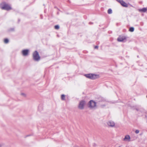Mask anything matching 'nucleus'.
Segmentation results:
<instances>
[{
	"label": "nucleus",
	"instance_id": "5701e85b",
	"mask_svg": "<svg viewBox=\"0 0 147 147\" xmlns=\"http://www.w3.org/2000/svg\"><path fill=\"white\" fill-rule=\"evenodd\" d=\"M98 47L97 46H96L94 47V48L95 49H97Z\"/></svg>",
	"mask_w": 147,
	"mask_h": 147
},
{
	"label": "nucleus",
	"instance_id": "7ed1b4c3",
	"mask_svg": "<svg viewBox=\"0 0 147 147\" xmlns=\"http://www.w3.org/2000/svg\"><path fill=\"white\" fill-rule=\"evenodd\" d=\"M96 105V103L93 100H90L88 103V107L91 109L94 108Z\"/></svg>",
	"mask_w": 147,
	"mask_h": 147
},
{
	"label": "nucleus",
	"instance_id": "4be33fe9",
	"mask_svg": "<svg viewBox=\"0 0 147 147\" xmlns=\"http://www.w3.org/2000/svg\"><path fill=\"white\" fill-rule=\"evenodd\" d=\"M105 106V105H101V107L102 108H103V107H104Z\"/></svg>",
	"mask_w": 147,
	"mask_h": 147
},
{
	"label": "nucleus",
	"instance_id": "f3484780",
	"mask_svg": "<svg viewBox=\"0 0 147 147\" xmlns=\"http://www.w3.org/2000/svg\"><path fill=\"white\" fill-rule=\"evenodd\" d=\"M134 30V28L133 27H130L129 29V31L131 32H133Z\"/></svg>",
	"mask_w": 147,
	"mask_h": 147
},
{
	"label": "nucleus",
	"instance_id": "b1692460",
	"mask_svg": "<svg viewBox=\"0 0 147 147\" xmlns=\"http://www.w3.org/2000/svg\"><path fill=\"white\" fill-rule=\"evenodd\" d=\"M14 28H11L10 29V30L11 31H14Z\"/></svg>",
	"mask_w": 147,
	"mask_h": 147
},
{
	"label": "nucleus",
	"instance_id": "f03ea898",
	"mask_svg": "<svg viewBox=\"0 0 147 147\" xmlns=\"http://www.w3.org/2000/svg\"><path fill=\"white\" fill-rule=\"evenodd\" d=\"M1 7L2 9L7 10H10L11 9L9 5L5 3H3L1 4Z\"/></svg>",
	"mask_w": 147,
	"mask_h": 147
},
{
	"label": "nucleus",
	"instance_id": "a211bd4d",
	"mask_svg": "<svg viewBox=\"0 0 147 147\" xmlns=\"http://www.w3.org/2000/svg\"><path fill=\"white\" fill-rule=\"evenodd\" d=\"M4 42L5 43H7L9 42V40L7 38L5 39L4 40Z\"/></svg>",
	"mask_w": 147,
	"mask_h": 147
},
{
	"label": "nucleus",
	"instance_id": "a878e982",
	"mask_svg": "<svg viewBox=\"0 0 147 147\" xmlns=\"http://www.w3.org/2000/svg\"><path fill=\"white\" fill-rule=\"evenodd\" d=\"M2 146V145L1 144H0V147H1Z\"/></svg>",
	"mask_w": 147,
	"mask_h": 147
},
{
	"label": "nucleus",
	"instance_id": "6e6552de",
	"mask_svg": "<svg viewBox=\"0 0 147 147\" xmlns=\"http://www.w3.org/2000/svg\"><path fill=\"white\" fill-rule=\"evenodd\" d=\"M29 52L28 49H25L23 50L22 53L23 55H27L28 54V53Z\"/></svg>",
	"mask_w": 147,
	"mask_h": 147
},
{
	"label": "nucleus",
	"instance_id": "ddd939ff",
	"mask_svg": "<svg viewBox=\"0 0 147 147\" xmlns=\"http://www.w3.org/2000/svg\"><path fill=\"white\" fill-rule=\"evenodd\" d=\"M99 100H98L99 102L100 101H105V100L104 98H103L100 97L99 98Z\"/></svg>",
	"mask_w": 147,
	"mask_h": 147
},
{
	"label": "nucleus",
	"instance_id": "39448f33",
	"mask_svg": "<svg viewBox=\"0 0 147 147\" xmlns=\"http://www.w3.org/2000/svg\"><path fill=\"white\" fill-rule=\"evenodd\" d=\"M127 37L124 36H120L117 38V40L119 42H124L126 41Z\"/></svg>",
	"mask_w": 147,
	"mask_h": 147
},
{
	"label": "nucleus",
	"instance_id": "6ab92c4d",
	"mask_svg": "<svg viewBox=\"0 0 147 147\" xmlns=\"http://www.w3.org/2000/svg\"><path fill=\"white\" fill-rule=\"evenodd\" d=\"M59 26L58 25H57L55 26V28L56 29H58L59 28Z\"/></svg>",
	"mask_w": 147,
	"mask_h": 147
},
{
	"label": "nucleus",
	"instance_id": "aec40b11",
	"mask_svg": "<svg viewBox=\"0 0 147 147\" xmlns=\"http://www.w3.org/2000/svg\"><path fill=\"white\" fill-rule=\"evenodd\" d=\"M139 131H140L139 130L137 129L135 131V133L136 134H138L139 133Z\"/></svg>",
	"mask_w": 147,
	"mask_h": 147
},
{
	"label": "nucleus",
	"instance_id": "1a4fd4ad",
	"mask_svg": "<svg viewBox=\"0 0 147 147\" xmlns=\"http://www.w3.org/2000/svg\"><path fill=\"white\" fill-rule=\"evenodd\" d=\"M130 136L129 135H127L125 136L123 140L125 141H130Z\"/></svg>",
	"mask_w": 147,
	"mask_h": 147
},
{
	"label": "nucleus",
	"instance_id": "20e7f679",
	"mask_svg": "<svg viewBox=\"0 0 147 147\" xmlns=\"http://www.w3.org/2000/svg\"><path fill=\"white\" fill-rule=\"evenodd\" d=\"M86 103V102L84 100H82L80 101L78 106V108L80 109H83L84 108V106Z\"/></svg>",
	"mask_w": 147,
	"mask_h": 147
},
{
	"label": "nucleus",
	"instance_id": "393cba45",
	"mask_svg": "<svg viewBox=\"0 0 147 147\" xmlns=\"http://www.w3.org/2000/svg\"><path fill=\"white\" fill-rule=\"evenodd\" d=\"M30 135H27L26 136V137H28V136H29Z\"/></svg>",
	"mask_w": 147,
	"mask_h": 147
},
{
	"label": "nucleus",
	"instance_id": "dca6fc26",
	"mask_svg": "<svg viewBox=\"0 0 147 147\" xmlns=\"http://www.w3.org/2000/svg\"><path fill=\"white\" fill-rule=\"evenodd\" d=\"M65 95L63 94L61 95V99L62 100H65Z\"/></svg>",
	"mask_w": 147,
	"mask_h": 147
},
{
	"label": "nucleus",
	"instance_id": "4468645a",
	"mask_svg": "<svg viewBox=\"0 0 147 147\" xmlns=\"http://www.w3.org/2000/svg\"><path fill=\"white\" fill-rule=\"evenodd\" d=\"M32 55H39V54L37 51H35L33 53Z\"/></svg>",
	"mask_w": 147,
	"mask_h": 147
},
{
	"label": "nucleus",
	"instance_id": "423d86ee",
	"mask_svg": "<svg viewBox=\"0 0 147 147\" xmlns=\"http://www.w3.org/2000/svg\"><path fill=\"white\" fill-rule=\"evenodd\" d=\"M107 125L109 126L113 127L115 126V124L112 121H109L107 122Z\"/></svg>",
	"mask_w": 147,
	"mask_h": 147
},
{
	"label": "nucleus",
	"instance_id": "f257e3e1",
	"mask_svg": "<svg viewBox=\"0 0 147 147\" xmlns=\"http://www.w3.org/2000/svg\"><path fill=\"white\" fill-rule=\"evenodd\" d=\"M84 76L86 78L94 80L98 78L99 77V76L93 74H85Z\"/></svg>",
	"mask_w": 147,
	"mask_h": 147
},
{
	"label": "nucleus",
	"instance_id": "0eeeda50",
	"mask_svg": "<svg viewBox=\"0 0 147 147\" xmlns=\"http://www.w3.org/2000/svg\"><path fill=\"white\" fill-rule=\"evenodd\" d=\"M121 4V5L123 7H127V4L122 0H119L118 1Z\"/></svg>",
	"mask_w": 147,
	"mask_h": 147
},
{
	"label": "nucleus",
	"instance_id": "f8f14e48",
	"mask_svg": "<svg viewBox=\"0 0 147 147\" xmlns=\"http://www.w3.org/2000/svg\"><path fill=\"white\" fill-rule=\"evenodd\" d=\"M147 10L146 8H143L142 9H139V11L140 12H145Z\"/></svg>",
	"mask_w": 147,
	"mask_h": 147
},
{
	"label": "nucleus",
	"instance_id": "412c9836",
	"mask_svg": "<svg viewBox=\"0 0 147 147\" xmlns=\"http://www.w3.org/2000/svg\"><path fill=\"white\" fill-rule=\"evenodd\" d=\"M21 94V95H22L24 96H26V94L24 93H22Z\"/></svg>",
	"mask_w": 147,
	"mask_h": 147
},
{
	"label": "nucleus",
	"instance_id": "9d476101",
	"mask_svg": "<svg viewBox=\"0 0 147 147\" xmlns=\"http://www.w3.org/2000/svg\"><path fill=\"white\" fill-rule=\"evenodd\" d=\"M33 59L36 61H38L40 60V56H33Z\"/></svg>",
	"mask_w": 147,
	"mask_h": 147
},
{
	"label": "nucleus",
	"instance_id": "9b49d317",
	"mask_svg": "<svg viewBox=\"0 0 147 147\" xmlns=\"http://www.w3.org/2000/svg\"><path fill=\"white\" fill-rule=\"evenodd\" d=\"M136 109L137 111H140L141 112H143L144 111V109L142 108L141 107L136 108Z\"/></svg>",
	"mask_w": 147,
	"mask_h": 147
},
{
	"label": "nucleus",
	"instance_id": "2eb2a0df",
	"mask_svg": "<svg viewBox=\"0 0 147 147\" xmlns=\"http://www.w3.org/2000/svg\"><path fill=\"white\" fill-rule=\"evenodd\" d=\"M112 13V10L111 9H109L108 10V13L110 14Z\"/></svg>",
	"mask_w": 147,
	"mask_h": 147
},
{
	"label": "nucleus",
	"instance_id": "bb28decb",
	"mask_svg": "<svg viewBox=\"0 0 147 147\" xmlns=\"http://www.w3.org/2000/svg\"><path fill=\"white\" fill-rule=\"evenodd\" d=\"M146 97H147V95H146Z\"/></svg>",
	"mask_w": 147,
	"mask_h": 147
}]
</instances>
